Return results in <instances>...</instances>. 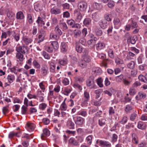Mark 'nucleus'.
I'll return each mask as SVG.
<instances>
[{
	"instance_id": "54",
	"label": "nucleus",
	"mask_w": 147,
	"mask_h": 147,
	"mask_svg": "<svg viewBox=\"0 0 147 147\" xmlns=\"http://www.w3.org/2000/svg\"><path fill=\"white\" fill-rule=\"evenodd\" d=\"M136 93L135 89L133 87L130 88L129 90V94L131 96L134 95Z\"/></svg>"
},
{
	"instance_id": "13",
	"label": "nucleus",
	"mask_w": 147,
	"mask_h": 147,
	"mask_svg": "<svg viewBox=\"0 0 147 147\" xmlns=\"http://www.w3.org/2000/svg\"><path fill=\"white\" fill-rule=\"evenodd\" d=\"M41 72L43 76L46 75L48 72V68L46 64H43L42 66Z\"/></svg>"
},
{
	"instance_id": "38",
	"label": "nucleus",
	"mask_w": 147,
	"mask_h": 147,
	"mask_svg": "<svg viewBox=\"0 0 147 147\" xmlns=\"http://www.w3.org/2000/svg\"><path fill=\"white\" fill-rule=\"evenodd\" d=\"M7 17L10 19L13 20L15 17V13L11 11H8L7 13Z\"/></svg>"
},
{
	"instance_id": "57",
	"label": "nucleus",
	"mask_w": 147,
	"mask_h": 147,
	"mask_svg": "<svg viewBox=\"0 0 147 147\" xmlns=\"http://www.w3.org/2000/svg\"><path fill=\"white\" fill-rule=\"evenodd\" d=\"M138 147H147V142L143 141L140 142L138 145Z\"/></svg>"
},
{
	"instance_id": "17",
	"label": "nucleus",
	"mask_w": 147,
	"mask_h": 147,
	"mask_svg": "<svg viewBox=\"0 0 147 147\" xmlns=\"http://www.w3.org/2000/svg\"><path fill=\"white\" fill-rule=\"evenodd\" d=\"M58 62L60 65L65 66L67 64L68 61L66 58H63L59 59Z\"/></svg>"
},
{
	"instance_id": "29",
	"label": "nucleus",
	"mask_w": 147,
	"mask_h": 147,
	"mask_svg": "<svg viewBox=\"0 0 147 147\" xmlns=\"http://www.w3.org/2000/svg\"><path fill=\"white\" fill-rule=\"evenodd\" d=\"M92 6L94 9L98 10L100 9L102 7V6L101 4L96 2L94 3Z\"/></svg>"
},
{
	"instance_id": "2",
	"label": "nucleus",
	"mask_w": 147,
	"mask_h": 147,
	"mask_svg": "<svg viewBox=\"0 0 147 147\" xmlns=\"http://www.w3.org/2000/svg\"><path fill=\"white\" fill-rule=\"evenodd\" d=\"M44 94L42 93V91L38 89L37 91V94L35 95V99L39 100L40 102H43L44 101Z\"/></svg>"
},
{
	"instance_id": "35",
	"label": "nucleus",
	"mask_w": 147,
	"mask_h": 147,
	"mask_svg": "<svg viewBox=\"0 0 147 147\" xmlns=\"http://www.w3.org/2000/svg\"><path fill=\"white\" fill-rule=\"evenodd\" d=\"M77 114L78 115H81L84 117H85L87 115V111L84 110H81L78 112Z\"/></svg>"
},
{
	"instance_id": "43",
	"label": "nucleus",
	"mask_w": 147,
	"mask_h": 147,
	"mask_svg": "<svg viewBox=\"0 0 147 147\" xmlns=\"http://www.w3.org/2000/svg\"><path fill=\"white\" fill-rule=\"evenodd\" d=\"M136 123V122H135L134 123H128L127 124L125 125V129H130L131 128H134Z\"/></svg>"
},
{
	"instance_id": "10",
	"label": "nucleus",
	"mask_w": 147,
	"mask_h": 147,
	"mask_svg": "<svg viewBox=\"0 0 147 147\" xmlns=\"http://www.w3.org/2000/svg\"><path fill=\"white\" fill-rule=\"evenodd\" d=\"M35 124L32 123L28 122L26 125V127L27 130L29 131H34L35 128Z\"/></svg>"
},
{
	"instance_id": "31",
	"label": "nucleus",
	"mask_w": 147,
	"mask_h": 147,
	"mask_svg": "<svg viewBox=\"0 0 147 147\" xmlns=\"http://www.w3.org/2000/svg\"><path fill=\"white\" fill-rule=\"evenodd\" d=\"M91 20L90 18H85L84 20L83 24L85 26H87L91 24Z\"/></svg>"
},
{
	"instance_id": "21",
	"label": "nucleus",
	"mask_w": 147,
	"mask_h": 147,
	"mask_svg": "<svg viewBox=\"0 0 147 147\" xmlns=\"http://www.w3.org/2000/svg\"><path fill=\"white\" fill-rule=\"evenodd\" d=\"M43 18L39 16L38 17L37 20L36 21V23L38 24V26H42L45 24V22L43 21Z\"/></svg>"
},
{
	"instance_id": "24",
	"label": "nucleus",
	"mask_w": 147,
	"mask_h": 147,
	"mask_svg": "<svg viewBox=\"0 0 147 147\" xmlns=\"http://www.w3.org/2000/svg\"><path fill=\"white\" fill-rule=\"evenodd\" d=\"M146 96V94L144 93L139 92L136 96V100H139L142 98H144Z\"/></svg>"
},
{
	"instance_id": "48",
	"label": "nucleus",
	"mask_w": 147,
	"mask_h": 147,
	"mask_svg": "<svg viewBox=\"0 0 147 147\" xmlns=\"http://www.w3.org/2000/svg\"><path fill=\"white\" fill-rule=\"evenodd\" d=\"M132 141L133 142L136 144H138V140L137 136L135 134H132Z\"/></svg>"
},
{
	"instance_id": "56",
	"label": "nucleus",
	"mask_w": 147,
	"mask_h": 147,
	"mask_svg": "<svg viewBox=\"0 0 147 147\" xmlns=\"http://www.w3.org/2000/svg\"><path fill=\"white\" fill-rule=\"evenodd\" d=\"M115 63L118 65L123 64L124 63V62L123 60L121 59L120 58L117 57L115 59Z\"/></svg>"
},
{
	"instance_id": "59",
	"label": "nucleus",
	"mask_w": 147,
	"mask_h": 147,
	"mask_svg": "<svg viewBox=\"0 0 147 147\" xmlns=\"http://www.w3.org/2000/svg\"><path fill=\"white\" fill-rule=\"evenodd\" d=\"M108 54L109 56L111 59L114 58V56L113 51L112 49H109L108 51Z\"/></svg>"
},
{
	"instance_id": "63",
	"label": "nucleus",
	"mask_w": 147,
	"mask_h": 147,
	"mask_svg": "<svg viewBox=\"0 0 147 147\" xmlns=\"http://www.w3.org/2000/svg\"><path fill=\"white\" fill-rule=\"evenodd\" d=\"M27 107L23 105L22 107L21 113L22 114H26L27 112Z\"/></svg>"
},
{
	"instance_id": "50",
	"label": "nucleus",
	"mask_w": 147,
	"mask_h": 147,
	"mask_svg": "<svg viewBox=\"0 0 147 147\" xmlns=\"http://www.w3.org/2000/svg\"><path fill=\"white\" fill-rule=\"evenodd\" d=\"M45 32L44 31L40 32L38 36V39H42L44 40L45 37Z\"/></svg>"
},
{
	"instance_id": "1",
	"label": "nucleus",
	"mask_w": 147,
	"mask_h": 147,
	"mask_svg": "<svg viewBox=\"0 0 147 147\" xmlns=\"http://www.w3.org/2000/svg\"><path fill=\"white\" fill-rule=\"evenodd\" d=\"M73 119L76 125L82 126L84 124L85 119L79 116H73Z\"/></svg>"
},
{
	"instance_id": "20",
	"label": "nucleus",
	"mask_w": 147,
	"mask_h": 147,
	"mask_svg": "<svg viewBox=\"0 0 147 147\" xmlns=\"http://www.w3.org/2000/svg\"><path fill=\"white\" fill-rule=\"evenodd\" d=\"M105 47V44L101 42H98L96 45V47L97 50H101L103 49Z\"/></svg>"
},
{
	"instance_id": "40",
	"label": "nucleus",
	"mask_w": 147,
	"mask_h": 147,
	"mask_svg": "<svg viewBox=\"0 0 147 147\" xmlns=\"http://www.w3.org/2000/svg\"><path fill=\"white\" fill-rule=\"evenodd\" d=\"M97 85L100 88H102L103 87V84H102L103 80L101 78H99L96 80Z\"/></svg>"
},
{
	"instance_id": "46",
	"label": "nucleus",
	"mask_w": 147,
	"mask_h": 147,
	"mask_svg": "<svg viewBox=\"0 0 147 147\" xmlns=\"http://www.w3.org/2000/svg\"><path fill=\"white\" fill-rule=\"evenodd\" d=\"M131 27L132 29L137 28L138 27V25L137 22L133 21V20H131L130 24Z\"/></svg>"
},
{
	"instance_id": "42",
	"label": "nucleus",
	"mask_w": 147,
	"mask_h": 147,
	"mask_svg": "<svg viewBox=\"0 0 147 147\" xmlns=\"http://www.w3.org/2000/svg\"><path fill=\"white\" fill-rule=\"evenodd\" d=\"M69 143L75 146H77L79 145L78 142L73 138H70L69 139Z\"/></svg>"
},
{
	"instance_id": "14",
	"label": "nucleus",
	"mask_w": 147,
	"mask_h": 147,
	"mask_svg": "<svg viewBox=\"0 0 147 147\" xmlns=\"http://www.w3.org/2000/svg\"><path fill=\"white\" fill-rule=\"evenodd\" d=\"M50 135V132L49 130L47 128H45L43 129V133L41 136V138L42 139L44 140L45 138L49 136Z\"/></svg>"
},
{
	"instance_id": "45",
	"label": "nucleus",
	"mask_w": 147,
	"mask_h": 147,
	"mask_svg": "<svg viewBox=\"0 0 147 147\" xmlns=\"http://www.w3.org/2000/svg\"><path fill=\"white\" fill-rule=\"evenodd\" d=\"M93 71L96 75H99L101 73V69L98 67H96L93 69Z\"/></svg>"
},
{
	"instance_id": "52",
	"label": "nucleus",
	"mask_w": 147,
	"mask_h": 147,
	"mask_svg": "<svg viewBox=\"0 0 147 147\" xmlns=\"http://www.w3.org/2000/svg\"><path fill=\"white\" fill-rule=\"evenodd\" d=\"M45 50L48 52L51 53L53 52V48L50 45L49 46H46L45 47Z\"/></svg>"
},
{
	"instance_id": "49",
	"label": "nucleus",
	"mask_w": 147,
	"mask_h": 147,
	"mask_svg": "<svg viewBox=\"0 0 147 147\" xmlns=\"http://www.w3.org/2000/svg\"><path fill=\"white\" fill-rule=\"evenodd\" d=\"M116 107L114 106V107H110L109 108V115H111L114 114L115 113V109Z\"/></svg>"
},
{
	"instance_id": "16",
	"label": "nucleus",
	"mask_w": 147,
	"mask_h": 147,
	"mask_svg": "<svg viewBox=\"0 0 147 147\" xmlns=\"http://www.w3.org/2000/svg\"><path fill=\"white\" fill-rule=\"evenodd\" d=\"M76 49L77 52L79 53H81V52H83L85 53H88V51L86 49L82 48L81 46L79 45H76Z\"/></svg>"
},
{
	"instance_id": "26",
	"label": "nucleus",
	"mask_w": 147,
	"mask_h": 147,
	"mask_svg": "<svg viewBox=\"0 0 147 147\" xmlns=\"http://www.w3.org/2000/svg\"><path fill=\"white\" fill-rule=\"evenodd\" d=\"M67 125L70 129H73L74 128L75 124L70 119H69L67 122Z\"/></svg>"
},
{
	"instance_id": "41",
	"label": "nucleus",
	"mask_w": 147,
	"mask_h": 147,
	"mask_svg": "<svg viewBox=\"0 0 147 147\" xmlns=\"http://www.w3.org/2000/svg\"><path fill=\"white\" fill-rule=\"evenodd\" d=\"M47 107V105L45 103H42L39 105V109L41 110H45Z\"/></svg>"
},
{
	"instance_id": "22",
	"label": "nucleus",
	"mask_w": 147,
	"mask_h": 147,
	"mask_svg": "<svg viewBox=\"0 0 147 147\" xmlns=\"http://www.w3.org/2000/svg\"><path fill=\"white\" fill-rule=\"evenodd\" d=\"M84 54L82 57V60L86 63H89L91 61V58L87 54Z\"/></svg>"
},
{
	"instance_id": "34",
	"label": "nucleus",
	"mask_w": 147,
	"mask_h": 147,
	"mask_svg": "<svg viewBox=\"0 0 147 147\" xmlns=\"http://www.w3.org/2000/svg\"><path fill=\"white\" fill-rule=\"evenodd\" d=\"M34 8L36 11H40L42 9V5L39 3H35L34 4Z\"/></svg>"
},
{
	"instance_id": "30",
	"label": "nucleus",
	"mask_w": 147,
	"mask_h": 147,
	"mask_svg": "<svg viewBox=\"0 0 147 147\" xmlns=\"http://www.w3.org/2000/svg\"><path fill=\"white\" fill-rule=\"evenodd\" d=\"M133 107L132 105H127L125 106L124 110L127 113H129L133 109Z\"/></svg>"
},
{
	"instance_id": "18",
	"label": "nucleus",
	"mask_w": 147,
	"mask_h": 147,
	"mask_svg": "<svg viewBox=\"0 0 147 147\" xmlns=\"http://www.w3.org/2000/svg\"><path fill=\"white\" fill-rule=\"evenodd\" d=\"M61 51L65 53L67 51L68 47L66 43L65 42H61Z\"/></svg>"
},
{
	"instance_id": "36",
	"label": "nucleus",
	"mask_w": 147,
	"mask_h": 147,
	"mask_svg": "<svg viewBox=\"0 0 147 147\" xmlns=\"http://www.w3.org/2000/svg\"><path fill=\"white\" fill-rule=\"evenodd\" d=\"M137 127L140 129L144 130L146 128V126L144 124L143 122L139 121L138 123Z\"/></svg>"
},
{
	"instance_id": "3",
	"label": "nucleus",
	"mask_w": 147,
	"mask_h": 147,
	"mask_svg": "<svg viewBox=\"0 0 147 147\" xmlns=\"http://www.w3.org/2000/svg\"><path fill=\"white\" fill-rule=\"evenodd\" d=\"M78 7L81 11H84L87 9V4L85 1H81L78 3Z\"/></svg>"
},
{
	"instance_id": "39",
	"label": "nucleus",
	"mask_w": 147,
	"mask_h": 147,
	"mask_svg": "<svg viewBox=\"0 0 147 147\" xmlns=\"http://www.w3.org/2000/svg\"><path fill=\"white\" fill-rule=\"evenodd\" d=\"M92 16L93 19L95 21H97L99 20V16L98 12L93 13Z\"/></svg>"
},
{
	"instance_id": "6",
	"label": "nucleus",
	"mask_w": 147,
	"mask_h": 147,
	"mask_svg": "<svg viewBox=\"0 0 147 147\" xmlns=\"http://www.w3.org/2000/svg\"><path fill=\"white\" fill-rule=\"evenodd\" d=\"M16 50L17 53H20L23 54H25L27 51L26 47L24 46H17L16 47Z\"/></svg>"
},
{
	"instance_id": "33",
	"label": "nucleus",
	"mask_w": 147,
	"mask_h": 147,
	"mask_svg": "<svg viewBox=\"0 0 147 147\" xmlns=\"http://www.w3.org/2000/svg\"><path fill=\"white\" fill-rule=\"evenodd\" d=\"M50 45L55 50H57L59 48L58 42L56 41H54L51 42Z\"/></svg>"
},
{
	"instance_id": "44",
	"label": "nucleus",
	"mask_w": 147,
	"mask_h": 147,
	"mask_svg": "<svg viewBox=\"0 0 147 147\" xmlns=\"http://www.w3.org/2000/svg\"><path fill=\"white\" fill-rule=\"evenodd\" d=\"M135 63L134 61H131L127 64V67L131 69H133L135 67Z\"/></svg>"
},
{
	"instance_id": "58",
	"label": "nucleus",
	"mask_w": 147,
	"mask_h": 147,
	"mask_svg": "<svg viewBox=\"0 0 147 147\" xmlns=\"http://www.w3.org/2000/svg\"><path fill=\"white\" fill-rule=\"evenodd\" d=\"M123 75L122 74H121L115 77V80L117 82H121L123 79Z\"/></svg>"
},
{
	"instance_id": "28",
	"label": "nucleus",
	"mask_w": 147,
	"mask_h": 147,
	"mask_svg": "<svg viewBox=\"0 0 147 147\" xmlns=\"http://www.w3.org/2000/svg\"><path fill=\"white\" fill-rule=\"evenodd\" d=\"M76 14V16L75 19V21L76 22L79 23L80 22L82 19V16L80 12H77Z\"/></svg>"
},
{
	"instance_id": "19",
	"label": "nucleus",
	"mask_w": 147,
	"mask_h": 147,
	"mask_svg": "<svg viewBox=\"0 0 147 147\" xmlns=\"http://www.w3.org/2000/svg\"><path fill=\"white\" fill-rule=\"evenodd\" d=\"M24 54L20 53H16V58L18 61L22 62L25 59L24 57Z\"/></svg>"
},
{
	"instance_id": "51",
	"label": "nucleus",
	"mask_w": 147,
	"mask_h": 147,
	"mask_svg": "<svg viewBox=\"0 0 147 147\" xmlns=\"http://www.w3.org/2000/svg\"><path fill=\"white\" fill-rule=\"evenodd\" d=\"M7 79L8 82L11 83L15 79V76L13 75H8Z\"/></svg>"
},
{
	"instance_id": "5",
	"label": "nucleus",
	"mask_w": 147,
	"mask_h": 147,
	"mask_svg": "<svg viewBox=\"0 0 147 147\" xmlns=\"http://www.w3.org/2000/svg\"><path fill=\"white\" fill-rule=\"evenodd\" d=\"M90 98L89 93L88 92L85 91L84 92L83 97L82 98V104L86 105L88 103V102Z\"/></svg>"
},
{
	"instance_id": "9",
	"label": "nucleus",
	"mask_w": 147,
	"mask_h": 147,
	"mask_svg": "<svg viewBox=\"0 0 147 147\" xmlns=\"http://www.w3.org/2000/svg\"><path fill=\"white\" fill-rule=\"evenodd\" d=\"M96 143L99 144L102 147H110L111 146V144L109 142L103 140H97Z\"/></svg>"
},
{
	"instance_id": "47",
	"label": "nucleus",
	"mask_w": 147,
	"mask_h": 147,
	"mask_svg": "<svg viewBox=\"0 0 147 147\" xmlns=\"http://www.w3.org/2000/svg\"><path fill=\"white\" fill-rule=\"evenodd\" d=\"M55 31L57 35H61L62 33L61 30L59 28L58 26H57L55 28Z\"/></svg>"
},
{
	"instance_id": "37",
	"label": "nucleus",
	"mask_w": 147,
	"mask_h": 147,
	"mask_svg": "<svg viewBox=\"0 0 147 147\" xmlns=\"http://www.w3.org/2000/svg\"><path fill=\"white\" fill-rule=\"evenodd\" d=\"M93 136L92 135H90L88 136L86 138V141L87 144L90 145L92 143V140Z\"/></svg>"
},
{
	"instance_id": "53",
	"label": "nucleus",
	"mask_w": 147,
	"mask_h": 147,
	"mask_svg": "<svg viewBox=\"0 0 147 147\" xmlns=\"http://www.w3.org/2000/svg\"><path fill=\"white\" fill-rule=\"evenodd\" d=\"M67 108V106L65 103H62L60 107V109L62 111H66Z\"/></svg>"
},
{
	"instance_id": "7",
	"label": "nucleus",
	"mask_w": 147,
	"mask_h": 147,
	"mask_svg": "<svg viewBox=\"0 0 147 147\" xmlns=\"http://www.w3.org/2000/svg\"><path fill=\"white\" fill-rule=\"evenodd\" d=\"M61 12V9L57 6H54L51 7L50 10L51 13L55 15L60 14Z\"/></svg>"
},
{
	"instance_id": "60",
	"label": "nucleus",
	"mask_w": 147,
	"mask_h": 147,
	"mask_svg": "<svg viewBox=\"0 0 147 147\" xmlns=\"http://www.w3.org/2000/svg\"><path fill=\"white\" fill-rule=\"evenodd\" d=\"M61 27L63 31L67 30L68 28L66 24L64 22H63L61 23Z\"/></svg>"
},
{
	"instance_id": "32",
	"label": "nucleus",
	"mask_w": 147,
	"mask_h": 147,
	"mask_svg": "<svg viewBox=\"0 0 147 147\" xmlns=\"http://www.w3.org/2000/svg\"><path fill=\"white\" fill-rule=\"evenodd\" d=\"M24 18V16L22 12L19 11L16 14V18L18 20H22Z\"/></svg>"
},
{
	"instance_id": "8",
	"label": "nucleus",
	"mask_w": 147,
	"mask_h": 147,
	"mask_svg": "<svg viewBox=\"0 0 147 147\" xmlns=\"http://www.w3.org/2000/svg\"><path fill=\"white\" fill-rule=\"evenodd\" d=\"M125 36L127 38V40H129L131 41V43L132 44L135 43L136 41L137 40V38L136 36H134L131 39L132 36L128 33H126L125 35Z\"/></svg>"
},
{
	"instance_id": "62",
	"label": "nucleus",
	"mask_w": 147,
	"mask_h": 147,
	"mask_svg": "<svg viewBox=\"0 0 147 147\" xmlns=\"http://www.w3.org/2000/svg\"><path fill=\"white\" fill-rule=\"evenodd\" d=\"M41 54L45 59H50V56L46 52L43 51L41 53Z\"/></svg>"
},
{
	"instance_id": "4",
	"label": "nucleus",
	"mask_w": 147,
	"mask_h": 147,
	"mask_svg": "<svg viewBox=\"0 0 147 147\" xmlns=\"http://www.w3.org/2000/svg\"><path fill=\"white\" fill-rule=\"evenodd\" d=\"M94 79L93 77H90L86 82L87 86L91 88H95L96 87L94 82Z\"/></svg>"
},
{
	"instance_id": "11",
	"label": "nucleus",
	"mask_w": 147,
	"mask_h": 147,
	"mask_svg": "<svg viewBox=\"0 0 147 147\" xmlns=\"http://www.w3.org/2000/svg\"><path fill=\"white\" fill-rule=\"evenodd\" d=\"M113 22L115 28L117 29H118L121 25V21L119 19L117 18H115L114 19Z\"/></svg>"
},
{
	"instance_id": "55",
	"label": "nucleus",
	"mask_w": 147,
	"mask_h": 147,
	"mask_svg": "<svg viewBox=\"0 0 147 147\" xmlns=\"http://www.w3.org/2000/svg\"><path fill=\"white\" fill-rule=\"evenodd\" d=\"M106 120L105 119H102L98 120V124L100 126H102L106 124Z\"/></svg>"
},
{
	"instance_id": "25",
	"label": "nucleus",
	"mask_w": 147,
	"mask_h": 147,
	"mask_svg": "<svg viewBox=\"0 0 147 147\" xmlns=\"http://www.w3.org/2000/svg\"><path fill=\"white\" fill-rule=\"evenodd\" d=\"M74 37L76 38H79L81 35V32L78 29L75 30L74 31Z\"/></svg>"
},
{
	"instance_id": "64",
	"label": "nucleus",
	"mask_w": 147,
	"mask_h": 147,
	"mask_svg": "<svg viewBox=\"0 0 147 147\" xmlns=\"http://www.w3.org/2000/svg\"><path fill=\"white\" fill-rule=\"evenodd\" d=\"M42 123L45 125H48L50 123L49 119L47 118L43 119L42 120Z\"/></svg>"
},
{
	"instance_id": "61",
	"label": "nucleus",
	"mask_w": 147,
	"mask_h": 147,
	"mask_svg": "<svg viewBox=\"0 0 147 147\" xmlns=\"http://www.w3.org/2000/svg\"><path fill=\"white\" fill-rule=\"evenodd\" d=\"M45 82L43 81L40 82L39 84V87L42 90L43 92H44L45 89V85L44 84Z\"/></svg>"
},
{
	"instance_id": "23",
	"label": "nucleus",
	"mask_w": 147,
	"mask_h": 147,
	"mask_svg": "<svg viewBox=\"0 0 147 147\" xmlns=\"http://www.w3.org/2000/svg\"><path fill=\"white\" fill-rule=\"evenodd\" d=\"M99 24L100 27L103 29L106 28L107 26V23L106 20H102L99 22Z\"/></svg>"
},
{
	"instance_id": "12",
	"label": "nucleus",
	"mask_w": 147,
	"mask_h": 147,
	"mask_svg": "<svg viewBox=\"0 0 147 147\" xmlns=\"http://www.w3.org/2000/svg\"><path fill=\"white\" fill-rule=\"evenodd\" d=\"M72 90V89L71 87L67 86L64 88V90L62 91V93L66 96H68Z\"/></svg>"
},
{
	"instance_id": "27",
	"label": "nucleus",
	"mask_w": 147,
	"mask_h": 147,
	"mask_svg": "<svg viewBox=\"0 0 147 147\" xmlns=\"http://www.w3.org/2000/svg\"><path fill=\"white\" fill-rule=\"evenodd\" d=\"M20 136V134L19 132H15L14 131L11 132L8 135V137L9 138H13L14 136L19 137Z\"/></svg>"
},
{
	"instance_id": "15",
	"label": "nucleus",
	"mask_w": 147,
	"mask_h": 147,
	"mask_svg": "<svg viewBox=\"0 0 147 147\" xmlns=\"http://www.w3.org/2000/svg\"><path fill=\"white\" fill-rule=\"evenodd\" d=\"M23 42L26 45H28L29 44L31 43L32 41V38L27 36H25L23 37L22 38Z\"/></svg>"
}]
</instances>
